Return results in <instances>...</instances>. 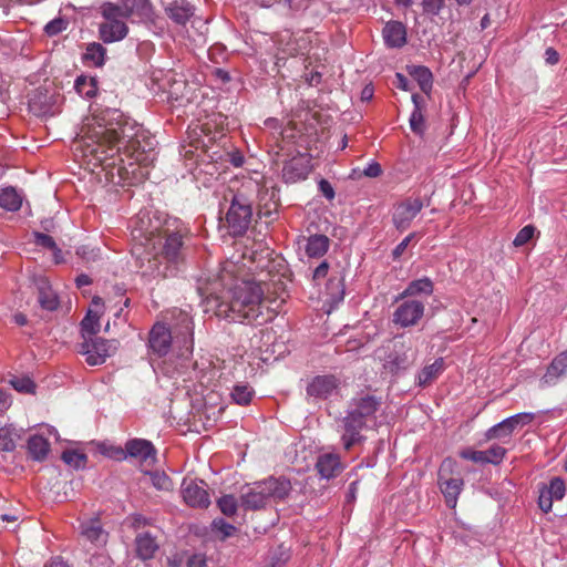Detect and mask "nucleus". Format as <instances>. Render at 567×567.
<instances>
[{"mask_svg":"<svg viewBox=\"0 0 567 567\" xmlns=\"http://www.w3.org/2000/svg\"><path fill=\"white\" fill-rule=\"evenodd\" d=\"M69 25L68 20L59 17L53 20H51L47 25L44 27V32L49 37H54L64 31Z\"/></svg>","mask_w":567,"mask_h":567,"instance_id":"obj_51","label":"nucleus"},{"mask_svg":"<svg viewBox=\"0 0 567 567\" xmlns=\"http://www.w3.org/2000/svg\"><path fill=\"white\" fill-rule=\"evenodd\" d=\"M409 74L419 83L421 91L430 94L433 86V74L429 68L423 65L408 66Z\"/></svg>","mask_w":567,"mask_h":567,"instance_id":"obj_35","label":"nucleus"},{"mask_svg":"<svg viewBox=\"0 0 567 567\" xmlns=\"http://www.w3.org/2000/svg\"><path fill=\"white\" fill-rule=\"evenodd\" d=\"M567 375V350L553 358L545 374L540 379L542 386H553Z\"/></svg>","mask_w":567,"mask_h":567,"instance_id":"obj_22","label":"nucleus"},{"mask_svg":"<svg viewBox=\"0 0 567 567\" xmlns=\"http://www.w3.org/2000/svg\"><path fill=\"white\" fill-rule=\"evenodd\" d=\"M255 395L254 389L248 383L239 382L234 385L230 396L238 405H248Z\"/></svg>","mask_w":567,"mask_h":567,"instance_id":"obj_39","label":"nucleus"},{"mask_svg":"<svg viewBox=\"0 0 567 567\" xmlns=\"http://www.w3.org/2000/svg\"><path fill=\"white\" fill-rule=\"evenodd\" d=\"M106 456L122 461L126 458V449L120 447V446H110L103 452Z\"/></svg>","mask_w":567,"mask_h":567,"instance_id":"obj_55","label":"nucleus"},{"mask_svg":"<svg viewBox=\"0 0 567 567\" xmlns=\"http://www.w3.org/2000/svg\"><path fill=\"white\" fill-rule=\"evenodd\" d=\"M329 264L328 261L323 260L315 270H313V274H312V279L315 281H318V280H321L323 278L327 277L328 275V271H329Z\"/></svg>","mask_w":567,"mask_h":567,"instance_id":"obj_58","label":"nucleus"},{"mask_svg":"<svg viewBox=\"0 0 567 567\" xmlns=\"http://www.w3.org/2000/svg\"><path fill=\"white\" fill-rule=\"evenodd\" d=\"M363 174L371 178L379 177L382 174L381 165L377 162H372L363 169Z\"/></svg>","mask_w":567,"mask_h":567,"instance_id":"obj_59","label":"nucleus"},{"mask_svg":"<svg viewBox=\"0 0 567 567\" xmlns=\"http://www.w3.org/2000/svg\"><path fill=\"white\" fill-rule=\"evenodd\" d=\"M92 306L94 309L90 308L86 312V316L81 321L83 339L87 337H95V334L100 331V317L104 306L103 299L99 296L93 297Z\"/></svg>","mask_w":567,"mask_h":567,"instance_id":"obj_23","label":"nucleus"},{"mask_svg":"<svg viewBox=\"0 0 567 567\" xmlns=\"http://www.w3.org/2000/svg\"><path fill=\"white\" fill-rule=\"evenodd\" d=\"M159 546L156 538L148 532L141 533L135 537V553L136 556L142 560L152 559Z\"/></svg>","mask_w":567,"mask_h":567,"instance_id":"obj_30","label":"nucleus"},{"mask_svg":"<svg viewBox=\"0 0 567 567\" xmlns=\"http://www.w3.org/2000/svg\"><path fill=\"white\" fill-rule=\"evenodd\" d=\"M50 442L40 434L31 435L27 441L28 454L33 461L42 462L50 452Z\"/></svg>","mask_w":567,"mask_h":567,"instance_id":"obj_32","label":"nucleus"},{"mask_svg":"<svg viewBox=\"0 0 567 567\" xmlns=\"http://www.w3.org/2000/svg\"><path fill=\"white\" fill-rule=\"evenodd\" d=\"M506 449L494 444L485 451H476L472 449H464L460 452V456L464 460L472 461L478 464H493L498 465L506 456Z\"/></svg>","mask_w":567,"mask_h":567,"instance_id":"obj_19","label":"nucleus"},{"mask_svg":"<svg viewBox=\"0 0 567 567\" xmlns=\"http://www.w3.org/2000/svg\"><path fill=\"white\" fill-rule=\"evenodd\" d=\"M252 207L250 200L243 194H234L226 214L229 233L234 237L243 236L251 221Z\"/></svg>","mask_w":567,"mask_h":567,"instance_id":"obj_9","label":"nucleus"},{"mask_svg":"<svg viewBox=\"0 0 567 567\" xmlns=\"http://www.w3.org/2000/svg\"><path fill=\"white\" fill-rule=\"evenodd\" d=\"M61 458L68 465L79 470L85 467L87 457L85 454L74 450H66L62 453Z\"/></svg>","mask_w":567,"mask_h":567,"instance_id":"obj_44","label":"nucleus"},{"mask_svg":"<svg viewBox=\"0 0 567 567\" xmlns=\"http://www.w3.org/2000/svg\"><path fill=\"white\" fill-rule=\"evenodd\" d=\"M34 243L38 246L44 247L47 249H56L59 252H61V249L56 246L54 239L43 233L35 231L34 233Z\"/></svg>","mask_w":567,"mask_h":567,"instance_id":"obj_53","label":"nucleus"},{"mask_svg":"<svg viewBox=\"0 0 567 567\" xmlns=\"http://www.w3.org/2000/svg\"><path fill=\"white\" fill-rule=\"evenodd\" d=\"M382 35L388 48H402L406 43V28L400 21L386 22Z\"/></svg>","mask_w":567,"mask_h":567,"instance_id":"obj_27","label":"nucleus"},{"mask_svg":"<svg viewBox=\"0 0 567 567\" xmlns=\"http://www.w3.org/2000/svg\"><path fill=\"white\" fill-rule=\"evenodd\" d=\"M444 371V359L437 358L432 364L425 365L417 374L416 383L420 386L431 384Z\"/></svg>","mask_w":567,"mask_h":567,"instance_id":"obj_36","label":"nucleus"},{"mask_svg":"<svg viewBox=\"0 0 567 567\" xmlns=\"http://www.w3.org/2000/svg\"><path fill=\"white\" fill-rule=\"evenodd\" d=\"M182 496L184 502L190 507L207 508L210 504L209 494L205 483L193 480H184L182 483Z\"/></svg>","mask_w":567,"mask_h":567,"instance_id":"obj_17","label":"nucleus"},{"mask_svg":"<svg viewBox=\"0 0 567 567\" xmlns=\"http://www.w3.org/2000/svg\"><path fill=\"white\" fill-rule=\"evenodd\" d=\"M340 386V380L333 374L313 377L307 384V396L313 400L329 399Z\"/></svg>","mask_w":567,"mask_h":567,"instance_id":"obj_16","label":"nucleus"},{"mask_svg":"<svg viewBox=\"0 0 567 567\" xmlns=\"http://www.w3.org/2000/svg\"><path fill=\"white\" fill-rule=\"evenodd\" d=\"M44 567H71L61 556L52 557Z\"/></svg>","mask_w":567,"mask_h":567,"instance_id":"obj_63","label":"nucleus"},{"mask_svg":"<svg viewBox=\"0 0 567 567\" xmlns=\"http://www.w3.org/2000/svg\"><path fill=\"white\" fill-rule=\"evenodd\" d=\"M126 457H133L141 463L152 464L156 460V450L154 445L143 439L128 440L125 443Z\"/></svg>","mask_w":567,"mask_h":567,"instance_id":"obj_20","label":"nucleus"},{"mask_svg":"<svg viewBox=\"0 0 567 567\" xmlns=\"http://www.w3.org/2000/svg\"><path fill=\"white\" fill-rule=\"evenodd\" d=\"M10 384L21 393H34L37 388L33 380L28 375H13L10 379Z\"/></svg>","mask_w":567,"mask_h":567,"instance_id":"obj_43","label":"nucleus"},{"mask_svg":"<svg viewBox=\"0 0 567 567\" xmlns=\"http://www.w3.org/2000/svg\"><path fill=\"white\" fill-rule=\"evenodd\" d=\"M416 358L417 350L414 348V339L400 334L395 337L394 349L388 354L383 369L386 373L396 375L408 370Z\"/></svg>","mask_w":567,"mask_h":567,"instance_id":"obj_6","label":"nucleus"},{"mask_svg":"<svg viewBox=\"0 0 567 567\" xmlns=\"http://www.w3.org/2000/svg\"><path fill=\"white\" fill-rule=\"evenodd\" d=\"M132 16L136 13L143 20H152L154 17V8L151 0H135L134 4L128 8Z\"/></svg>","mask_w":567,"mask_h":567,"instance_id":"obj_42","label":"nucleus"},{"mask_svg":"<svg viewBox=\"0 0 567 567\" xmlns=\"http://www.w3.org/2000/svg\"><path fill=\"white\" fill-rule=\"evenodd\" d=\"M212 525L214 530L221 535V539L233 536L237 530V528L234 525L227 523L223 518L214 519Z\"/></svg>","mask_w":567,"mask_h":567,"instance_id":"obj_50","label":"nucleus"},{"mask_svg":"<svg viewBox=\"0 0 567 567\" xmlns=\"http://www.w3.org/2000/svg\"><path fill=\"white\" fill-rule=\"evenodd\" d=\"M423 11L433 16L439 14L444 6V0H423Z\"/></svg>","mask_w":567,"mask_h":567,"instance_id":"obj_54","label":"nucleus"},{"mask_svg":"<svg viewBox=\"0 0 567 567\" xmlns=\"http://www.w3.org/2000/svg\"><path fill=\"white\" fill-rule=\"evenodd\" d=\"M412 102H413L414 109L410 116V127L413 133L422 136L426 128L425 118L423 115L425 100L420 94L414 93V94H412Z\"/></svg>","mask_w":567,"mask_h":567,"instance_id":"obj_31","label":"nucleus"},{"mask_svg":"<svg viewBox=\"0 0 567 567\" xmlns=\"http://www.w3.org/2000/svg\"><path fill=\"white\" fill-rule=\"evenodd\" d=\"M117 350L115 340H105L100 337H87L79 346V352L85 357L89 365H101Z\"/></svg>","mask_w":567,"mask_h":567,"instance_id":"obj_10","label":"nucleus"},{"mask_svg":"<svg viewBox=\"0 0 567 567\" xmlns=\"http://www.w3.org/2000/svg\"><path fill=\"white\" fill-rule=\"evenodd\" d=\"M318 186H319V190L327 199L331 200L334 198L336 193H334V189L329 181L322 178V179H320Z\"/></svg>","mask_w":567,"mask_h":567,"instance_id":"obj_57","label":"nucleus"},{"mask_svg":"<svg viewBox=\"0 0 567 567\" xmlns=\"http://www.w3.org/2000/svg\"><path fill=\"white\" fill-rule=\"evenodd\" d=\"M206 560L202 555H193L187 560V567H205Z\"/></svg>","mask_w":567,"mask_h":567,"instance_id":"obj_61","label":"nucleus"},{"mask_svg":"<svg viewBox=\"0 0 567 567\" xmlns=\"http://www.w3.org/2000/svg\"><path fill=\"white\" fill-rule=\"evenodd\" d=\"M414 237H415V233H411L399 245H396V247L392 251V256H393L394 259H398V258H400L403 255L404 250L406 249V247L409 246L410 241Z\"/></svg>","mask_w":567,"mask_h":567,"instance_id":"obj_56","label":"nucleus"},{"mask_svg":"<svg viewBox=\"0 0 567 567\" xmlns=\"http://www.w3.org/2000/svg\"><path fill=\"white\" fill-rule=\"evenodd\" d=\"M382 404V396L361 391L351 399L348 411L367 422L375 416Z\"/></svg>","mask_w":567,"mask_h":567,"instance_id":"obj_13","label":"nucleus"},{"mask_svg":"<svg viewBox=\"0 0 567 567\" xmlns=\"http://www.w3.org/2000/svg\"><path fill=\"white\" fill-rule=\"evenodd\" d=\"M152 485L158 491H169L172 488V480L164 472L151 473Z\"/></svg>","mask_w":567,"mask_h":567,"instance_id":"obj_48","label":"nucleus"},{"mask_svg":"<svg viewBox=\"0 0 567 567\" xmlns=\"http://www.w3.org/2000/svg\"><path fill=\"white\" fill-rule=\"evenodd\" d=\"M174 333L176 342H182L186 350H192L194 341V324L190 316L184 311H179L176 317Z\"/></svg>","mask_w":567,"mask_h":567,"instance_id":"obj_25","label":"nucleus"},{"mask_svg":"<svg viewBox=\"0 0 567 567\" xmlns=\"http://www.w3.org/2000/svg\"><path fill=\"white\" fill-rule=\"evenodd\" d=\"M434 292V284L429 277L412 280L404 290L396 297L400 299H416V297H430Z\"/></svg>","mask_w":567,"mask_h":567,"instance_id":"obj_26","label":"nucleus"},{"mask_svg":"<svg viewBox=\"0 0 567 567\" xmlns=\"http://www.w3.org/2000/svg\"><path fill=\"white\" fill-rule=\"evenodd\" d=\"M566 494V484L561 477H553L548 485L539 487L538 506L544 513H549L554 501H561Z\"/></svg>","mask_w":567,"mask_h":567,"instance_id":"obj_18","label":"nucleus"},{"mask_svg":"<svg viewBox=\"0 0 567 567\" xmlns=\"http://www.w3.org/2000/svg\"><path fill=\"white\" fill-rule=\"evenodd\" d=\"M74 89L82 97L93 99L99 90L97 80L93 76L81 74L75 79Z\"/></svg>","mask_w":567,"mask_h":567,"instance_id":"obj_37","label":"nucleus"},{"mask_svg":"<svg viewBox=\"0 0 567 567\" xmlns=\"http://www.w3.org/2000/svg\"><path fill=\"white\" fill-rule=\"evenodd\" d=\"M141 226L133 229L134 239H138L133 252L141 259V267L147 260L145 271L154 277H174L187 261L189 247L186 239L189 236L188 227L177 218H167L159 228L144 226V216L137 218Z\"/></svg>","mask_w":567,"mask_h":567,"instance_id":"obj_2","label":"nucleus"},{"mask_svg":"<svg viewBox=\"0 0 567 567\" xmlns=\"http://www.w3.org/2000/svg\"><path fill=\"white\" fill-rule=\"evenodd\" d=\"M513 432H514V430L512 429V426H509L508 423H505V425H504V420H503L502 422L489 427L485 433V437L487 440L508 437L512 435Z\"/></svg>","mask_w":567,"mask_h":567,"instance_id":"obj_46","label":"nucleus"},{"mask_svg":"<svg viewBox=\"0 0 567 567\" xmlns=\"http://www.w3.org/2000/svg\"><path fill=\"white\" fill-rule=\"evenodd\" d=\"M264 293L259 282L243 281L234 287L228 301L217 302L215 313L231 322L261 326L272 318L264 305Z\"/></svg>","mask_w":567,"mask_h":567,"instance_id":"obj_3","label":"nucleus"},{"mask_svg":"<svg viewBox=\"0 0 567 567\" xmlns=\"http://www.w3.org/2000/svg\"><path fill=\"white\" fill-rule=\"evenodd\" d=\"M343 433L341 442L346 451H350L355 444L364 441L361 431L367 426V422L347 410L341 420Z\"/></svg>","mask_w":567,"mask_h":567,"instance_id":"obj_15","label":"nucleus"},{"mask_svg":"<svg viewBox=\"0 0 567 567\" xmlns=\"http://www.w3.org/2000/svg\"><path fill=\"white\" fill-rule=\"evenodd\" d=\"M456 467V461L449 456L441 462L437 472V483L450 508H455L464 486V480L461 475H455Z\"/></svg>","mask_w":567,"mask_h":567,"instance_id":"obj_7","label":"nucleus"},{"mask_svg":"<svg viewBox=\"0 0 567 567\" xmlns=\"http://www.w3.org/2000/svg\"><path fill=\"white\" fill-rule=\"evenodd\" d=\"M16 449V441L12 430L8 427L0 429V451L12 452Z\"/></svg>","mask_w":567,"mask_h":567,"instance_id":"obj_49","label":"nucleus"},{"mask_svg":"<svg viewBox=\"0 0 567 567\" xmlns=\"http://www.w3.org/2000/svg\"><path fill=\"white\" fill-rule=\"evenodd\" d=\"M81 534L90 542L96 543L100 540L103 528L97 518H92L81 524Z\"/></svg>","mask_w":567,"mask_h":567,"instance_id":"obj_40","label":"nucleus"},{"mask_svg":"<svg viewBox=\"0 0 567 567\" xmlns=\"http://www.w3.org/2000/svg\"><path fill=\"white\" fill-rule=\"evenodd\" d=\"M395 85L398 89H401L403 91L411 90L409 86V80L402 73L395 74Z\"/></svg>","mask_w":567,"mask_h":567,"instance_id":"obj_62","label":"nucleus"},{"mask_svg":"<svg viewBox=\"0 0 567 567\" xmlns=\"http://www.w3.org/2000/svg\"><path fill=\"white\" fill-rule=\"evenodd\" d=\"M128 28L123 21H105L100 24L99 34L104 43L120 41L126 37Z\"/></svg>","mask_w":567,"mask_h":567,"instance_id":"obj_29","label":"nucleus"},{"mask_svg":"<svg viewBox=\"0 0 567 567\" xmlns=\"http://www.w3.org/2000/svg\"><path fill=\"white\" fill-rule=\"evenodd\" d=\"M330 239L322 234L311 235L307 238L306 254L310 258H320L328 251Z\"/></svg>","mask_w":567,"mask_h":567,"instance_id":"obj_34","label":"nucleus"},{"mask_svg":"<svg viewBox=\"0 0 567 567\" xmlns=\"http://www.w3.org/2000/svg\"><path fill=\"white\" fill-rule=\"evenodd\" d=\"M290 480L285 476H269L266 480L255 482L240 495L241 506L246 511L265 508L270 501H284L291 492Z\"/></svg>","mask_w":567,"mask_h":567,"instance_id":"obj_4","label":"nucleus"},{"mask_svg":"<svg viewBox=\"0 0 567 567\" xmlns=\"http://www.w3.org/2000/svg\"><path fill=\"white\" fill-rule=\"evenodd\" d=\"M173 343V331L164 322H156L148 332V349L157 358L167 355Z\"/></svg>","mask_w":567,"mask_h":567,"instance_id":"obj_14","label":"nucleus"},{"mask_svg":"<svg viewBox=\"0 0 567 567\" xmlns=\"http://www.w3.org/2000/svg\"><path fill=\"white\" fill-rule=\"evenodd\" d=\"M105 48L101 43L93 42L87 44L85 53L83 54V61L95 68H100L105 62Z\"/></svg>","mask_w":567,"mask_h":567,"instance_id":"obj_38","label":"nucleus"},{"mask_svg":"<svg viewBox=\"0 0 567 567\" xmlns=\"http://www.w3.org/2000/svg\"><path fill=\"white\" fill-rule=\"evenodd\" d=\"M217 506L220 512L228 517L234 516L237 513L238 504L234 495H224L217 501Z\"/></svg>","mask_w":567,"mask_h":567,"instance_id":"obj_45","label":"nucleus"},{"mask_svg":"<svg viewBox=\"0 0 567 567\" xmlns=\"http://www.w3.org/2000/svg\"><path fill=\"white\" fill-rule=\"evenodd\" d=\"M102 16L106 21H121L120 18H128L132 12L128 8H122L113 3H105L102 7Z\"/></svg>","mask_w":567,"mask_h":567,"instance_id":"obj_41","label":"nucleus"},{"mask_svg":"<svg viewBox=\"0 0 567 567\" xmlns=\"http://www.w3.org/2000/svg\"><path fill=\"white\" fill-rule=\"evenodd\" d=\"M82 131L84 155L100 165H115L114 158L121 152L144 161L155 145L154 138L118 109H94Z\"/></svg>","mask_w":567,"mask_h":567,"instance_id":"obj_1","label":"nucleus"},{"mask_svg":"<svg viewBox=\"0 0 567 567\" xmlns=\"http://www.w3.org/2000/svg\"><path fill=\"white\" fill-rule=\"evenodd\" d=\"M316 470L322 478L330 480L336 477L343 470V466L338 454L326 453L318 457Z\"/></svg>","mask_w":567,"mask_h":567,"instance_id":"obj_28","label":"nucleus"},{"mask_svg":"<svg viewBox=\"0 0 567 567\" xmlns=\"http://www.w3.org/2000/svg\"><path fill=\"white\" fill-rule=\"evenodd\" d=\"M392 315V322L400 328L416 326L424 316L425 305L420 299H402Z\"/></svg>","mask_w":567,"mask_h":567,"instance_id":"obj_11","label":"nucleus"},{"mask_svg":"<svg viewBox=\"0 0 567 567\" xmlns=\"http://www.w3.org/2000/svg\"><path fill=\"white\" fill-rule=\"evenodd\" d=\"M64 96L53 86L37 87L29 99V110L37 116H53L61 112Z\"/></svg>","mask_w":567,"mask_h":567,"instance_id":"obj_8","label":"nucleus"},{"mask_svg":"<svg viewBox=\"0 0 567 567\" xmlns=\"http://www.w3.org/2000/svg\"><path fill=\"white\" fill-rule=\"evenodd\" d=\"M423 206V200L420 197H408L398 203L392 215L394 227L400 231L406 230Z\"/></svg>","mask_w":567,"mask_h":567,"instance_id":"obj_12","label":"nucleus"},{"mask_svg":"<svg viewBox=\"0 0 567 567\" xmlns=\"http://www.w3.org/2000/svg\"><path fill=\"white\" fill-rule=\"evenodd\" d=\"M167 17L178 25H185L195 13V8L187 0H172L164 6Z\"/></svg>","mask_w":567,"mask_h":567,"instance_id":"obj_24","label":"nucleus"},{"mask_svg":"<svg viewBox=\"0 0 567 567\" xmlns=\"http://www.w3.org/2000/svg\"><path fill=\"white\" fill-rule=\"evenodd\" d=\"M546 62L554 65L559 61V54L554 48H547L545 51Z\"/></svg>","mask_w":567,"mask_h":567,"instance_id":"obj_60","label":"nucleus"},{"mask_svg":"<svg viewBox=\"0 0 567 567\" xmlns=\"http://www.w3.org/2000/svg\"><path fill=\"white\" fill-rule=\"evenodd\" d=\"M277 147V156L290 157L289 159L284 161L281 171L284 182L292 184L306 179L312 168L311 155L308 153H301L297 150H293V152L290 148L286 150L285 141L278 143Z\"/></svg>","mask_w":567,"mask_h":567,"instance_id":"obj_5","label":"nucleus"},{"mask_svg":"<svg viewBox=\"0 0 567 567\" xmlns=\"http://www.w3.org/2000/svg\"><path fill=\"white\" fill-rule=\"evenodd\" d=\"M535 419V414L530 412H522L515 415H512L504 420V424L508 423L513 430H515L518 425H527L532 423Z\"/></svg>","mask_w":567,"mask_h":567,"instance_id":"obj_47","label":"nucleus"},{"mask_svg":"<svg viewBox=\"0 0 567 567\" xmlns=\"http://www.w3.org/2000/svg\"><path fill=\"white\" fill-rule=\"evenodd\" d=\"M23 196L13 186L0 189V207L7 212H18L22 206Z\"/></svg>","mask_w":567,"mask_h":567,"instance_id":"obj_33","label":"nucleus"},{"mask_svg":"<svg viewBox=\"0 0 567 567\" xmlns=\"http://www.w3.org/2000/svg\"><path fill=\"white\" fill-rule=\"evenodd\" d=\"M535 234V227L532 225H527L523 227L517 235L515 236L513 240V245L515 247H522L526 245L534 236Z\"/></svg>","mask_w":567,"mask_h":567,"instance_id":"obj_52","label":"nucleus"},{"mask_svg":"<svg viewBox=\"0 0 567 567\" xmlns=\"http://www.w3.org/2000/svg\"><path fill=\"white\" fill-rule=\"evenodd\" d=\"M374 94V89L371 84L365 85L361 91V101H371Z\"/></svg>","mask_w":567,"mask_h":567,"instance_id":"obj_64","label":"nucleus"},{"mask_svg":"<svg viewBox=\"0 0 567 567\" xmlns=\"http://www.w3.org/2000/svg\"><path fill=\"white\" fill-rule=\"evenodd\" d=\"M33 281L38 291V302L40 307L48 311L56 310L60 306V299L52 289L49 279L44 276H39L35 277Z\"/></svg>","mask_w":567,"mask_h":567,"instance_id":"obj_21","label":"nucleus"}]
</instances>
